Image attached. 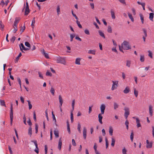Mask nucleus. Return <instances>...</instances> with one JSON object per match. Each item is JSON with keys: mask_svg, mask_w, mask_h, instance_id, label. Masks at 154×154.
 <instances>
[{"mask_svg": "<svg viewBox=\"0 0 154 154\" xmlns=\"http://www.w3.org/2000/svg\"><path fill=\"white\" fill-rule=\"evenodd\" d=\"M145 60L144 56V55H140V60L142 62H143Z\"/></svg>", "mask_w": 154, "mask_h": 154, "instance_id": "nucleus-24", "label": "nucleus"}, {"mask_svg": "<svg viewBox=\"0 0 154 154\" xmlns=\"http://www.w3.org/2000/svg\"><path fill=\"white\" fill-rule=\"evenodd\" d=\"M20 20V19L19 18H16L15 21L14 23V26H13L14 27V29L13 30V32L14 33H16L17 30V24L18 23Z\"/></svg>", "mask_w": 154, "mask_h": 154, "instance_id": "nucleus-2", "label": "nucleus"}, {"mask_svg": "<svg viewBox=\"0 0 154 154\" xmlns=\"http://www.w3.org/2000/svg\"><path fill=\"white\" fill-rule=\"evenodd\" d=\"M134 136V134L133 132H132L131 133L130 136V139L132 142L133 141Z\"/></svg>", "mask_w": 154, "mask_h": 154, "instance_id": "nucleus-39", "label": "nucleus"}, {"mask_svg": "<svg viewBox=\"0 0 154 154\" xmlns=\"http://www.w3.org/2000/svg\"><path fill=\"white\" fill-rule=\"evenodd\" d=\"M149 114L151 116H152V106L150 105L149 106Z\"/></svg>", "mask_w": 154, "mask_h": 154, "instance_id": "nucleus-12", "label": "nucleus"}, {"mask_svg": "<svg viewBox=\"0 0 154 154\" xmlns=\"http://www.w3.org/2000/svg\"><path fill=\"white\" fill-rule=\"evenodd\" d=\"M43 51H44V55L45 57L46 58H49V57L48 54L45 52L44 49H43Z\"/></svg>", "mask_w": 154, "mask_h": 154, "instance_id": "nucleus-47", "label": "nucleus"}, {"mask_svg": "<svg viewBox=\"0 0 154 154\" xmlns=\"http://www.w3.org/2000/svg\"><path fill=\"white\" fill-rule=\"evenodd\" d=\"M111 13L112 18L113 19H115L116 17L115 15V13L112 9L111 10Z\"/></svg>", "mask_w": 154, "mask_h": 154, "instance_id": "nucleus-23", "label": "nucleus"}, {"mask_svg": "<svg viewBox=\"0 0 154 154\" xmlns=\"http://www.w3.org/2000/svg\"><path fill=\"white\" fill-rule=\"evenodd\" d=\"M20 46L21 47L22 49H23V50L25 51H27L29 49V48H25L23 45V44L22 43H21L20 44Z\"/></svg>", "mask_w": 154, "mask_h": 154, "instance_id": "nucleus-14", "label": "nucleus"}, {"mask_svg": "<svg viewBox=\"0 0 154 154\" xmlns=\"http://www.w3.org/2000/svg\"><path fill=\"white\" fill-rule=\"evenodd\" d=\"M50 92L53 95H54L55 90L53 87H51Z\"/></svg>", "mask_w": 154, "mask_h": 154, "instance_id": "nucleus-33", "label": "nucleus"}, {"mask_svg": "<svg viewBox=\"0 0 154 154\" xmlns=\"http://www.w3.org/2000/svg\"><path fill=\"white\" fill-rule=\"evenodd\" d=\"M54 134L56 137L57 138L59 137V132L57 130H55L54 131Z\"/></svg>", "mask_w": 154, "mask_h": 154, "instance_id": "nucleus-18", "label": "nucleus"}, {"mask_svg": "<svg viewBox=\"0 0 154 154\" xmlns=\"http://www.w3.org/2000/svg\"><path fill=\"white\" fill-rule=\"evenodd\" d=\"M76 23L78 26L81 29V28H82V25H81V24H80L79 21L78 20H77L76 21Z\"/></svg>", "mask_w": 154, "mask_h": 154, "instance_id": "nucleus-42", "label": "nucleus"}, {"mask_svg": "<svg viewBox=\"0 0 154 154\" xmlns=\"http://www.w3.org/2000/svg\"><path fill=\"white\" fill-rule=\"evenodd\" d=\"M84 32L87 35H89L90 34L89 31L87 29H85Z\"/></svg>", "mask_w": 154, "mask_h": 154, "instance_id": "nucleus-63", "label": "nucleus"}, {"mask_svg": "<svg viewBox=\"0 0 154 154\" xmlns=\"http://www.w3.org/2000/svg\"><path fill=\"white\" fill-rule=\"evenodd\" d=\"M98 32L99 33L100 35L103 38H105V36L104 34L101 31L99 30L98 31Z\"/></svg>", "mask_w": 154, "mask_h": 154, "instance_id": "nucleus-25", "label": "nucleus"}, {"mask_svg": "<svg viewBox=\"0 0 154 154\" xmlns=\"http://www.w3.org/2000/svg\"><path fill=\"white\" fill-rule=\"evenodd\" d=\"M16 39V37L15 36H13L10 40L11 42L14 43Z\"/></svg>", "mask_w": 154, "mask_h": 154, "instance_id": "nucleus-64", "label": "nucleus"}, {"mask_svg": "<svg viewBox=\"0 0 154 154\" xmlns=\"http://www.w3.org/2000/svg\"><path fill=\"white\" fill-rule=\"evenodd\" d=\"M45 115H46V117L47 120L48 121H49V119H48V109H46V110L45 111Z\"/></svg>", "mask_w": 154, "mask_h": 154, "instance_id": "nucleus-58", "label": "nucleus"}, {"mask_svg": "<svg viewBox=\"0 0 154 154\" xmlns=\"http://www.w3.org/2000/svg\"><path fill=\"white\" fill-rule=\"evenodd\" d=\"M72 143L73 146H76V143L75 140L74 139H72Z\"/></svg>", "mask_w": 154, "mask_h": 154, "instance_id": "nucleus-60", "label": "nucleus"}, {"mask_svg": "<svg viewBox=\"0 0 154 154\" xmlns=\"http://www.w3.org/2000/svg\"><path fill=\"white\" fill-rule=\"evenodd\" d=\"M107 31L108 32L111 33L112 32V29L110 26H108L107 29Z\"/></svg>", "mask_w": 154, "mask_h": 154, "instance_id": "nucleus-41", "label": "nucleus"}, {"mask_svg": "<svg viewBox=\"0 0 154 154\" xmlns=\"http://www.w3.org/2000/svg\"><path fill=\"white\" fill-rule=\"evenodd\" d=\"M57 62L58 63H60L64 65H66V62L65 59L59 56L56 57Z\"/></svg>", "mask_w": 154, "mask_h": 154, "instance_id": "nucleus-3", "label": "nucleus"}, {"mask_svg": "<svg viewBox=\"0 0 154 154\" xmlns=\"http://www.w3.org/2000/svg\"><path fill=\"white\" fill-rule=\"evenodd\" d=\"M119 107L118 104L116 102L114 103V109H116Z\"/></svg>", "mask_w": 154, "mask_h": 154, "instance_id": "nucleus-36", "label": "nucleus"}, {"mask_svg": "<svg viewBox=\"0 0 154 154\" xmlns=\"http://www.w3.org/2000/svg\"><path fill=\"white\" fill-rule=\"evenodd\" d=\"M125 112L124 116L126 119H127L128 115L130 114L129 109L128 107H125L124 108Z\"/></svg>", "mask_w": 154, "mask_h": 154, "instance_id": "nucleus-4", "label": "nucleus"}, {"mask_svg": "<svg viewBox=\"0 0 154 154\" xmlns=\"http://www.w3.org/2000/svg\"><path fill=\"white\" fill-rule=\"evenodd\" d=\"M105 141H106V149L109 146V142L108 141L106 138L105 139Z\"/></svg>", "mask_w": 154, "mask_h": 154, "instance_id": "nucleus-49", "label": "nucleus"}, {"mask_svg": "<svg viewBox=\"0 0 154 154\" xmlns=\"http://www.w3.org/2000/svg\"><path fill=\"white\" fill-rule=\"evenodd\" d=\"M52 116L53 119V121H54V122L56 123V118L54 114L53 113V112H52Z\"/></svg>", "mask_w": 154, "mask_h": 154, "instance_id": "nucleus-44", "label": "nucleus"}, {"mask_svg": "<svg viewBox=\"0 0 154 154\" xmlns=\"http://www.w3.org/2000/svg\"><path fill=\"white\" fill-rule=\"evenodd\" d=\"M27 101L28 103L29 109H32V105L31 104L29 100H28Z\"/></svg>", "mask_w": 154, "mask_h": 154, "instance_id": "nucleus-38", "label": "nucleus"}, {"mask_svg": "<svg viewBox=\"0 0 154 154\" xmlns=\"http://www.w3.org/2000/svg\"><path fill=\"white\" fill-rule=\"evenodd\" d=\"M46 75L47 76H51L52 75V74L51 72H49L48 71H47L46 73Z\"/></svg>", "mask_w": 154, "mask_h": 154, "instance_id": "nucleus-59", "label": "nucleus"}, {"mask_svg": "<svg viewBox=\"0 0 154 154\" xmlns=\"http://www.w3.org/2000/svg\"><path fill=\"white\" fill-rule=\"evenodd\" d=\"M25 45L26 46L29 48H30V45L28 42H26L25 43Z\"/></svg>", "mask_w": 154, "mask_h": 154, "instance_id": "nucleus-51", "label": "nucleus"}, {"mask_svg": "<svg viewBox=\"0 0 154 154\" xmlns=\"http://www.w3.org/2000/svg\"><path fill=\"white\" fill-rule=\"evenodd\" d=\"M75 104V100L74 99L72 100V111H73L74 110Z\"/></svg>", "mask_w": 154, "mask_h": 154, "instance_id": "nucleus-31", "label": "nucleus"}, {"mask_svg": "<svg viewBox=\"0 0 154 154\" xmlns=\"http://www.w3.org/2000/svg\"><path fill=\"white\" fill-rule=\"evenodd\" d=\"M10 115H13V104L12 103L11 104L10 112Z\"/></svg>", "mask_w": 154, "mask_h": 154, "instance_id": "nucleus-16", "label": "nucleus"}, {"mask_svg": "<svg viewBox=\"0 0 154 154\" xmlns=\"http://www.w3.org/2000/svg\"><path fill=\"white\" fill-rule=\"evenodd\" d=\"M59 103L60 105H62L63 103V100L62 97L61 95H59Z\"/></svg>", "mask_w": 154, "mask_h": 154, "instance_id": "nucleus-15", "label": "nucleus"}, {"mask_svg": "<svg viewBox=\"0 0 154 154\" xmlns=\"http://www.w3.org/2000/svg\"><path fill=\"white\" fill-rule=\"evenodd\" d=\"M127 150L125 149V148L124 147L123 149L122 150V152L123 154H127Z\"/></svg>", "mask_w": 154, "mask_h": 154, "instance_id": "nucleus-55", "label": "nucleus"}, {"mask_svg": "<svg viewBox=\"0 0 154 154\" xmlns=\"http://www.w3.org/2000/svg\"><path fill=\"white\" fill-rule=\"evenodd\" d=\"M31 142L33 143L35 146L36 149H38V144L37 143V141L36 140H31Z\"/></svg>", "mask_w": 154, "mask_h": 154, "instance_id": "nucleus-29", "label": "nucleus"}, {"mask_svg": "<svg viewBox=\"0 0 154 154\" xmlns=\"http://www.w3.org/2000/svg\"><path fill=\"white\" fill-rule=\"evenodd\" d=\"M86 133H87V130L85 127L83 128V138L85 139L86 138Z\"/></svg>", "mask_w": 154, "mask_h": 154, "instance_id": "nucleus-8", "label": "nucleus"}, {"mask_svg": "<svg viewBox=\"0 0 154 154\" xmlns=\"http://www.w3.org/2000/svg\"><path fill=\"white\" fill-rule=\"evenodd\" d=\"M130 65H131V61L129 60H127L126 66H127L129 67L130 66Z\"/></svg>", "mask_w": 154, "mask_h": 154, "instance_id": "nucleus-45", "label": "nucleus"}, {"mask_svg": "<svg viewBox=\"0 0 154 154\" xmlns=\"http://www.w3.org/2000/svg\"><path fill=\"white\" fill-rule=\"evenodd\" d=\"M75 35L74 34H70V41L72 42L73 41V38L75 37Z\"/></svg>", "mask_w": 154, "mask_h": 154, "instance_id": "nucleus-46", "label": "nucleus"}, {"mask_svg": "<svg viewBox=\"0 0 154 154\" xmlns=\"http://www.w3.org/2000/svg\"><path fill=\"white\" fill-rule=\"evenodd\" d=\"M136 122L137 123V126L138 128L141 126V124L140 122V121L138 118H136Z\"/></svg>", "mask_w": 154, "mask_h": 154, "instance_id": "nucleus-13", "label": "nucleus"}, {"mask_svg": "<svg viewBox=\"0 0 154 154\" xmlns=\"http://www.w3.org/2000/svg\"><path fill=\"white\" fill-rule=\"evenodd\" d=\"M140 19L141 20V22L143 24V21H144V17L143 15L141 14H139Z\"/></svg>", "mask_w": 154, "mask_h": 154, "instance_id": "nucleus-28", "label": "nucleus"}, {"mask_svg": "<svg viewBox=\"0 0 154 154\" xmlns=\"http://www.w3.org/2000/svg\"><path fill=\"white\" fill-rule=\"evenodd\" d=\"M102 114L101 113H100L98 115L99 121L101 124L103 123L102 122V119H103V116H102Z\"/></svg>", "mask_w": 154, "mask_h": 154, "instance_id": "nucleus-10", "label": "nucleus"}, {"mask_svg": "<svg viewBox=\"0 0 154 154\" xmlns=\"http://www.w3.org/2000/svg\"><path fill=\"white\" fill-rule=\"evenodd\" d=\"M112 82L113 83V84L111 89L112 91H113L117 88V87L118 86V82L117 81L114 82V81H112Z\"/></svg>", "mask_w": 154, "mask_h": 154, "instance_id": "nucleus-5", "label": "nucleus"}, {"mask_svg": "<svg viewBox=\"0 0 154 154\" xmlns=\"http://www.w3.org/2000/svg\"><path fill=\"white\" fill-rule=\"evenodd\" d=\"M113 132V129L112 127L110 126L109 128V132L110 135L112 136Z\"/></svg>", "mask_w": 154, "mask_h": 154, "instance_id": "nucleus-19", "label": "nucleus"}, {"mask_svg": "<svg viewBox=\"0 0 154 154\" xmlns=\"http://www.w3.org/2000/svg\"><path fill=\"white\" fill-rule=\"evenodd\" d=\"M11 120V125H12V122L13 120V115H10Z\"/></svg>", "mask_w": 154, "mask_h": 154, "instance_id": "nucleus-52", "label": "nucleus"}, {"mask_svg": "<svg viewBox=\"0 0 154 154\" xmlns=\"http://www.w3.org/2000/svg\"><path fill=\"white\" fill-rule=\"evenodd\" d=\"M45 154H47V150H48V148L47 146L46 145H45Z\"/></svg>", "mask_w": 154, "mask_h": 154, "instance_id": "nucleus-61", "label": "nucleus"}, {"mask_svg": "<svg viewBox=\"0 0 154 154\" xmlns=\"http://www.w3.org/2000/svg\"><path fill=\"white\" fill-rule=\"evenodd\" d=\"M138 91H137L136 90V89L135 88L134 89V94L135 96L137 97L138 96Z\"/></svg>", "mask_w": 154, "mask_h": 154, "instance_id": "nucleus-43", "label": "nucleus"}, {"mask_svg": "<svg viewBox=\"0 0 154 154\" xmlns=\"http://www.w3.org/2000/svg\"><path fill=\"white\" fill-rule=\"evenodd\" d=\"M115 140L114 138L112 137V142L111 143V145L113 147L114 146L115 143Z\"/></svg>", "mask_w": 154, "mask_h": 154, "instance_id": "nucleus-26", "label": "nucleus"}, {"mask_svg": "<svg viewBox=\"0 0 154 154\" xmlns=\"http://www.w3.org/2000/svg\"><path fill=\"white\" fill-rule=\"evenodd\" d=\"M0 102L1 105L2 106H4L5 107H6V106L5 104V102L4 100H0Z\"/></svg>", "mask_w": 154, "mask_h": 154, "instance_id": "nucleus-20", "label": "nucleus"}, {"mask_svg": "<svg viewBox=\"0 0 154 154\" xmlns=\"http://www.w3.org/2000/svg\"><path fill=\"white\" fill-rule=\"evenodd\" d=\"M80 59L79 58H77L76 59L75 61V63L77 65H80Z\"/></svg>", "mask_w": 154, "mask_h": 154, "instance_id": "nucleus-22", "label": "nucleus"}, {"mask_svg": "<svg viewBox=\"0 0 154 154\" xmlns=\"http://www.w3.org/2000/svg\"><path fill=\"white\" fill-rule=\"evenodd\" d=\"M106 106L104 104H101L100 107L101 113L103 114L104 113V111L105 109Z\"/></svg>", "mask_w": 154, "mask_h": 154, "instance_id": "nucleus-7", "label": "nucleus"}, {"mask_svg": "<svg viewBox=\"0 0 154 154\" xmlns=\"http://www.w3.org/2000/svg\"><path fill=\"white\" fill-rule=\"evenodd\" d=\"M62 145V141L61 140V138H60L58 146V148L60 150L61 148Z\"/></svg>", "mask_w": 154, "mask_h": 154, "instance_id": "nucleus-9", "label": "nucleus"}, {"mask_svg": "<svg viewBox=\"0 0 154 154\" xmlns=\"http://www.w3.org/2000/svg\"><path fill=\"white\" fill-rule=\"evenodd\" d=\"M122 48H123L124 50H128L131 48L129 42L126 41H124L122 43Z\"/></svg>", "mask_w": 154, "mask_h": 154, "instance_id": "nucleus-1", "label": "nucleus"}, {"mask_svg": "<svg viewBox=\"0 0 154 154\" xmlns=\"http://www.w3.org/2000/svg\"><path fill=\"white\" fill-rule=\"evenodd\" d=\"M35 17H34L33 18V19L32 21V24H31V26H32V28H34V24L35 23Z\"/></svg>", "mask_w": 154, "mask_h": 154, "instance_id": "nucleus-35", "label": "nucleus"}, {"mask_svg": "<svg viewBox=\"0 0 154 154\" xmlns=\"http://www.w3.org/2000/svg\"><path fill=\"white\" fill-rule=\"evenodd\" d=\"M33 119L35 121H36V115L35 112H33Z\"/></svg>", "mask_w": 154, "mask_h": 154, "instance_id": "nucleus-62", "label": "nucleus"}, {"mask_svg": "<svg viewBox=\"0 0 154 154\" xmlns=\"http://www.w3.org/2000/svg\"><path fill=\"white\" fill-rule=\"evenodd\" d=\"M88 54H95V50H90L88 51Z\"/></svg>", "mask_w": 154, "mask_h": 154, "instance_id": "nucleus-27", "label": "nucleus"}, {"mask_svg": "<svg viewBox=\"0 0 154 154\" xmlns=\"http://www.w3.org/2000/svg\"><path fill=\"white\" fill-rule=\"evenodd\" d=\"M25 26H24L22 27H21L20 29V31L21 32V33L24 31L25 30Z\"/></svg>", "mask_w": 154, "mask_h": 154, "instance_id": "nucleus-57", "label": "nucleus"}, {"mask_svg": "<svg viewBox=\"0 0 154 154\" xmlns=\"http://www.w3.org/2000/svg\"><path fill=\"white\" fill-rule=\"evenodd\" d=\"M38 126L37 124H35V133L37 134L38 132Z\"/></svg>", "mask_w": 154, "mask_h": 154, "instance_id": "nucleus-50", "label": "nucleus"}, {"mask_svg": "<svg viewBox=\"0 0 154 154\" xmlns=\"http://www.w3.org/2000/svg\"><path fill=\"white\" fill-rule=\"evenodd\" d=\"M152 142L149 143V144H146V147L147 148H151L152 146Z\"/></svg>", "mask_w": 154, "mask_h": 154, "instance_id": "nucleus-30", "label": "nucleus"}, {"mask_svg": "<svg viewBox=\"0 0 154 154\" xmlns=\"http://www.w3.org/2000/svg\"><path fill=\"white\" fill-rule=\"evenodd\" d=\"M22 55V54L21 53H20L19 54L18 56L16 57L15 61L16 62H17L19 60V58Z\"/></svg>", "mask_w": 154, "mask_h": 154, "instance_id": "nucleus-40", "label": "nucleus"}, {"mask_svg": "<svg viewBox=\"0 0 154 154\" xmlns=\"http://www.w3.org/2000/svg\"><path fill=\"white\" fill-rule=\"evenodd\" d=\"M128 14L129 18L131 19V21L132 22H133L134 21V19L132 15L131 14H130L129 13H128Z\"/></svg>", "mask_w": 154, "mask_h": 154, "instance_id": "nucleus-32", "label": "nucleus"}, {"mask_svg": "<svg viewBox=\"0 0 154 154\" xmlns=\"http://www.w3.org/2000/svg\"><path fill=\"white\" fill-rule=\"evenodd\" d=\"M81 126L79 123H78V127L77 129L79 131V132L80 133H81Z\"/></svg>", "mask_w": 154, "mask_h": 154, "instance_id": "nucleus-34", "label": "nucleus"}, {"mask_svg": "<svg viewBox=\"0 0 154 154\" xmlns=\"http://www.w3.org/2000/svg\"><path fill=\"white\" fill-rule=\"evenodd\" d=\"M28 134L31 137L32 135V128L31 127H29L28 129Z\"/></svg>", "mask_w": 154, "mask_h": 154, "instance_id": "nucleus-17", "label": "nucleus"}, {"mask_svg": "<svg viewBox=\"0 0 154 154\" xmlns=\"http://www.w3.org/2000/svg\"><path fill=\"white\" fill-rule=\"evenodd\" d=\"M154 16V14L152 13H150L149 14V19L152 21H153V18Z\"/></svg>", "mask_w": 154, "mask_h": 154, "instance_id": "nucleus-21", "label": "nucleus"}, {"mask_svg": "<svg viewBox=\"0 0 154 154\" xmlns=\"http://www.w3.org/2000/svg\"><path fill=\"white\" fill-rule=\"evenodd\" d=\"M4 27V25L2 24V21H0V29L2 31L3 30Z\"/></svg>", "mask_w": 154, "mask_h": 154, "instance_id": "nucleus-37", "label": "nucleus"}, {"mask_svg": "<svg viewBox=\"0 0 154 154\" xmlns=\"http://www.w3.org/2000/svg\"><path fill=\"white\" fill-rule=\"evenodd\" d=\"M130 91V88L128 87H127L123 91L124 93L126 94L128 93Z\"/></svg>", "mask_w": 154, "mask_h": 154, "instance_id": "nucleus-11", "label": "nucleus"}, {"mask_svg": "<svg viewBox=\"0 0 154 154\" xmlns=\"http://www.w3.org/2000/svg\"><path fill=\"white\" fill-rule=\"evenodd\" d=\"M149 53L148 55L151 58H152V53L150 51H148Z\"/></svg>", "mask_w": 154, "mask_h": 154, "instance_id": "nucleus-54", "label": "nucleus"}, {"mask_svg": "<svg viewBox=\"0 0 154 154\" xmlns=\"http://www.w3.org/2000/svg\"><path fill=\"white\" fill-rule=\"evenodd\" d=\"M60 8L59 6H58L57 8V12L58 15L60 14Z\"/></svg>", "mask_w": 154, "mask_h": 154, "instance_id": "nucleus-56", "label": "nucleus"}, {"mask_svg": "<svg viewBox=\"0 0 154 154\" xmlns=\"http://www.w3.org/2000/svg\"><path fill=\"white\" fill-rule=\"evenodd\" d=\"M26 7L25 11L24 14V15H27L29 12V9L28 3L27 2H26Z\"/></svg>", "mask_w": 154, "mask_h": 154, "instance_id": "nucleus-6", "label": "nucleus"}, {"mask_svg": "<svg viewBox=\"0 0 154 154\" xmlns=\"http://www.w3.org/2000/svg\"><path fill=\"white\" fill-rule=\"evenodd\" d=\"M142 30L144 34V35L143 36H144L145 37H146L147 36V34L146 30L145 29H143Z\"/></svg>", "mask_w": 154, "mask_h": 154, "instance_id": "nucleus-48", "label": "nucleus"}, {"mask_svg": "<svg viewBox=\"0 0 154 154\" xmlns=\"http://www.w3.org/2000/svg\"><path fill=\"white\" fill-rule=\"evenodd\" d=\"M27 123L28 124L29 127H31L32 125V123L30 119H29V120L27 121Z\"/></svg>", "mask_w": 154, "mask_h": 154, "instance_id": "nucleus-53", "label": "nucleus"}]
</instances>
